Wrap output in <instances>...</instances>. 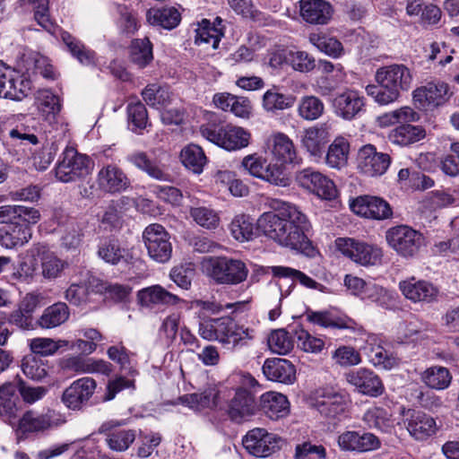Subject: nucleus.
<instances>
[{
	"instance_id": "774afa93",
	"label": "nucleus",
	"mask_w": 459,
	"mask_h": 459,
	"mask_svg": "<svg viewBox=\"0 0 459 459\" xmlns=\"http://www.w3.org/2000/svg\"><path fill=\"white\" fill-rule=\"evenodd\" d=\"M326 450L322 445L305 441L295 447L294 459H325Z\"/></svg>"
},
{
	"instance_id": "864d4df0",
	"label": "nucleus",
	"mask_w": 459,
	"mask_h": 459,
	"mask_svg": "<svg viewBox=\"0 0 459 459\" xmlns=\"http://www.w3.org/2000/svg\"><path fill=\"white\" fill-rule=\"evenodd\" d=\"M232 237L240 242L248 241L255 235V224L253 220L245 214L237 215L230 224Z\"/></svg>"
},
{
	"instance_id": "dca6fc26",
	"label": "nucleus",
	"mask_w": 459,
	"mask_h": 459,
	"mask_svg": "<svg viewBox=\"0 0 459 459\" xmlns=\"http://www.w3.org/2000/svg\"><path fill=\"white\" fill-rule=\"evenodd\" d=\"M350 206L353 212L368 219L380 221L389 219L393 215L389 204L377 196H359L351 203Z\"/></svg>"
},
{
	"instance_id": "f03ea898",
	"label": "nucleus",
	"mask_w": 459,
	"mask_h": 459,
	"mask_svg": "<svg viewBox=\"0 0 459 459\" xmlns=\"http://www.w3.org/2000/svg\"><path fill=\"white\" fill-rule=\"evenodd\" d=\"M281 214L285 216V241H277L281 246L295 250L305 249L308 244L306 231L309 229L307 216L294 204L282 203Z\"/></svg>"
},
{
	"instance_id": "5701e85b",
	"label": "nucleus",
	"mask_w": 459,
	"mask_h": 459,
	"mask_svg": "<svg viewBox=\"0 0 459 459\" xmlns=\"http://www.w3.org/2000/svg\"><path fill=\"white\" fill-rule=\"evenodd\" d=\"M349 384L353 385L359 393L377 397L384 392V385L379 377L368 368L351 370L345 375Z\"/></svg>"
},
{
	"instance_id": "680f3d73",
	"label": "nucleus",
	"mask_w": 459,
	"mask_h": 459,
	"mask_svg": "<svg viewBox=\"0 0 459 459\" xmlns=\"http://www.w3.org/2000/svg\"><path fill=\"white\" fill-rule=\"evenodd\" d=\"M364 428L384 429L390 428V415L382 408L374 407L368 409L362 419Z\"/></svg>"
},
{
	"instance_id": "5fc2aeb1",
	"label": "nucleus",
	"mask_w": 459,
	"mask_h": 459,
	"mask_svg": "<svg viewBox=\"0 0 459 459\" xmlns=\"http://www.w3.org/2000/svg\"><path fill=\"white\" fill-rule=\"evenodd\" d=\"M308 39L313 46L329 56L336 58L343 53L342 43L335 38L328 37L325 34L311 33Z\"/></svg>"
},
{
	"instance_id": "b1692460",
	"label": "nucleus",
	"mask_w": 459,
	"mask_h": 459,
	"mask_svg": "<svg viewBox=\"0 0 459 459\" xmlns=\"http://www.w3.org/2000/svg\"><path fill=\"white\" fill-rule=\"evenodd\" d=\"M65 417L56 411L38 413L34 411H26L19 420L20 430H46L59 428L65 422Z\"/></svg>"
},
{
	"instance_id": "37998d69",
	"label": "nucleus",
	"mask_w": 459,
	"mask_h": 459,
	"mask_svg": "<svg viewBox=\"0 0 459 459\" xmlns=\"http://www.w3.org/2000/svg\"><path fill=\"white\" fill-rule=\"evenodd\" d=\"M146 17L150 24L167 30L177 27L180 22V13L175 7L150 9Z\"/></svg>"
},
{
	"instance_id": "9d476101",
	"label": "nucleus",
	"mask_w": 459,
	"mask_h": 459,
	"mask_svg": "<svg viewBox=\"0 0 459 459\" xmlns=\"http://www.w3.org/2000/svg\"><path fill=\"white\" fill-rule=\"evenodd\" d=\"M295 180L299 186L321 199L331 201L337 196V189L333 181L312 168L298 171Z\"/></svg>"
},
{
	"instance_id": "09e8293b",
	"label": "nucleus",
	"mask_w": 459,
	"mask_h": 459,
	"mask_svg": "<svg viewBox=\"0 0 459 459\" xmlns=\"http://www.w3.org/2000/svg\"><path fill=\"white\" fill-rule=\"evenodd\" d=\"M284 298L281 288L278 282L271 281L265 290L264 306L268 310L271 321L276 320L281 315V301Z\"/></svg>"
},
{
	"instance_id": "2f4dec72",
	"label": "nucleus",
	"mask_w": 459,
	"mask_h": 459,
	"mask_svg": "<svg viewBox=\"0 0 459 459\" xmlns=\"http://www.w3.org/2000/svg\"><path fill=\"white\" fill-rule=\"evenodd\" d=\"M364 107V99L357 91H347L337 95L333 100L336 114L346 120L352 119Z\"/></svg>"
},
{
	"instance_id": "f704fd0d",
	"label": "nucleus",
	"mask_w": 459,
	"mask_h": 459,
	"mask_svg": "<svg viewBox=\"0 0 459 459\" xmlns=\"http://www.w3.org/2000/svg\"><path fill=\"white\" fill-rule=\"evenodd\" d=\"M31 236L32 231L30 226L16 221L0 230V245L5 248H14L29 242Z\"/></svg>"
},
{
	"instance_id": "603ef678",
	"label": "nucleus",
	"mask_w": 459,
	"mask_h": 459,
	"mask_svg": "<svg viewBox=\"0 0 459 459\" xmlns=\"http://www.w3.org/2000/svg\"><path fill=\"white\" fill-rule=\"evenodd\" d=\"M190 217L200 227L213 230L220 225V216L217 211L207 206L191 207L189 211Z\"/></svg>"
},
{
	"instance_id": "4be33fe9",
	"label": "nucleus",
	"mask_w": 459,
	"mask_h": 459,
	"mask_svg": "<svg viewBox=\"0 0 459 459\" xmlns=\"http://www.w3.org/2000/svg\"><path fill=\"white\" fill-rule=\"evenodd\" d=\"M256 411L255 397L251 392L244 388L238 389L229 405L228 414L230 420L236 423L251 421Z\"/></svg>"
},
{
	"instance_id": "a211bd4d",
	"label": "nucleus",
	"mask_w": 459,
	"mask_h": 459,
	"mask_svg": "<svg viewBox=\"0 0 459 459\" xmlns=\"http://www.w3.org/2000/svg\"><path fill=\"white\" fill-rule=\"evenodd\" d=\"M98 188L108 194L120 193L130 186V180L124 170L116 164H104L96 177Z\"/></svg>"
},
{
	"instance_id": "79ce46f5",
	"label": "nucleus",
	"mask_w": 459,
	"mask_h": 459,
	"mask_svg": "<svg viewBox=\"0 0 459 459\" xmlns=\"http://www.w3.org/2000/svg\"><path fill=\"white\" fill-rule=\"evenodd\" d=\"M69 308L64 302H57L48 307L39 318V325L45 329H51L61 325L69 318Z\"/></svg>"
},
{
	"instance_id": "4468645a",
	"label": "nucleus",
	"mask_w": 459,
	"mask_h": 459,
	"mask_svg": "<svg viewBox=\"0 0 459 459\" xmlns=\"http://www.w3.org/2000/svg\"><path fill=\"white\" fill-rule=\"evenodd\" d=\"M331 138V124L319 123L303 129L300 134V143L309 156L321 158Z\"/></svg>"
},
{
	"instance_id": "0eeeda50",
	"label": "nucleus",
	"mask_w": 459,
	"mask_h": 459,
	"mask_svg": "<svg viewBox=\"0 0 459 459\" xmlns=\"http://www.w3.org/2000/svg\"><path fill=\"white\" fill-rule=\"evenodd\" d=\"M90 174V159L67 146L56 168V178L64 183L76 181Z\"/></svg>"
},
{
	"instance_id": "412c9836",
	"label": "nucleus",
	"mask_w": 459,
	"mask_h": 459,
	"mask_svg": "<svg viewBox=\"0 0 459 459\" xmlns=\"http://www.w3.org/2000/svg\"><path fill=\"white\" fill-rule=\"evenodd\" d=\"M96 381L91 377H82L74 381L63 393V403L72 410H79L95 392Z\"/></svg>"
},
{
	"instance_id": "f3484780",
	"label": "nucleus",
	"mask_w": 459,
	"mask_h": 459,
	"mask_svg": "<svg viewBox=\"0 0 459 459\" xmlns=\"http://www.w3.org/2000/svg\"><path fill=\"white\" fill-rule=\"evenodd\" d=\"M242 444L250 455L266 457L281 447L282 440L274 432H247Z\"/></svg>"
},
{
	"instance_id": "9b49d317",
	"label": "nucleus",
	"mask_w": 459,
	"mask_h": 459,
	"mask_svg": "<svg viewBox=\"0 0 459 459\" xmlns=\"http://www.w3.org/2000/svg\"><path fill=\"white\" fill-rule=\"evenodd\" d=\"M143 238L149 256L158 262H168L172 255L169 234L160 224H151L143 231Z\"/></svg>"
},
{
	"instance_id": "473e14b6",
	"label": "nucleus",
	"mask_w": 459,
	"mask_h": 459,
	"mask_svg": "<svg viewBox=\"0 0 459 459\" xmlns=\"http://www.w3.org/2000/svg\"><path fill=\"white\" fill-rule=\"evenodd\" d=\"M285 216L281 214V209L279 213L268 212L263 213L257 220L256 228L264 236L273 241H285L284 236Z\"/></svg>"
},
{
	"instance_id": "7c9ffc66",
	"label": "nucleus",
	"mask_w": 459,
	"mask_h": 459,
	"mask_svg": "<svg viewBox=\"0 0 459 459\" xmlns=\"http://www.w3.org/2000/svg\"><path fill=\"white\" fill-rule=\"evenodd\" d=\"M267 148L273 157L281 164L293 162L296 150L292 140L283 133H277L268 137Z\"/></svg>"
},
{
	"instance_id": "e2e57ef3",
	"label": "nucleus",
	"mask_w": 459,
	"mask_h": 459,
	"mask_svg": "<svg viewBox=\"0 0 459 459\" xmlns=\"http://www.w3.org/2000/svg\"><path fill=\"white\" fill-rule=\"evenodd\" d=\"M289 65L294 71L309 73L316 67V59L306 51L290 49Z\"/></svg>"
},
{
	"instance_id": "39448f33",
	"label": "nucleus",
	"mask_w": 459,
	"mask_h": 459,
	"mask_svg": "<svg viewBox=\"0 0 459 459\" xmlns=\"http://www.w3.org/2000/svg\"><path fill=\"white\" fill-rule=\"evenodd\" d=\"M335 247L344 256L366 267L380 264L384 255L377 245L352 238H338Z\"/></svg>"
},
{
	"instance_id": "a19ab883",
	"label": "nucleus",
	"mask_w": 459,
	"mask_h": 459,
	"mask_svg": "<svg viewBox=\"0 0 459 459\" xmlns=\"http://www.w3.org/2000/svg\"><path fill=\"white\" fill-rule=\"evenodd\" d=\"M270 270L273 276L291 278L298 281L302 286L307 289L316 290L323 293L330 292L327 287L317 282L301 271L287 266H272Z\"/></svg>"
},
{
	"instance_id": "8fccbe9b",
	"label": "nucleus",
	"mask_w": 459,
	"mask_h": 459,
	"mask_svg": "<svg viewBox=\"0 0 459 459\" xmlns=\"http://www.w3.org/2000/svg\"><path fill=\"white\" fill-rule=\"evenodd\" d=\"M298 115L306 121H314L322 117L325 112V104L313 95L303 96L297 109Z\"/></svg>"
},
{
	"instance_id": "423d86ee",
	"label": "nucleus",
	"mask_w": 459,
	"mask_h": 459,
	"mask_svg": "<svg viewBox=\"0 0 459 459\" xmlns=\"http://www.w3.org/2000/svg\"><path fill=\"white\" fill-rule=\"evenodd\" d=\"M314 405L323 418L320 421L323 427L336 428L345 416L347 399L337 392L322 390L317 393Z\"/></svg>"
},
{
	"instance_id": "6ab92c4d",
	"label": "nucleus",
	"mask_w": 459,
	"mask_h": 459,
	"mask_svg": "<svg viewBox=\"0 0 459 459\" xmlns=\"http://www.w3.org/2000/svg\"><path fill=\"white\" fill-rule=\"evenodd\" d=\"M450 96L448 84L439 81L428 82L413 91L414 102L425 109L446 103Z\"/></svg>"
},
{
	"instance_id": "aec40b11",
	"label": "nucleus",
	"mask_w": 459,
	"mask_h": 459,
	"mask_svg": "<svg viewBox=\"0 0 459 459\" xmlns=\"http://www.w3.org/2000/svg\"><path fill=\"white\" fill-rule=\"evenodd\" d=\"M399 290L413 303H431L437 300L438 290L429 281L419 280L414 276L399 282Z\"/></svg>"
},
{
	"instance_id": "58836bf2",
	"label": "nucleus",
	"mask_w": 459,
	"mask_h": 459,
	"mask_svg": "<svg viewBox=\"0 0 459 459\" xmlns=\"http://www.w3.org/2000/svg\"><path fill=\"white\" fill-rule=\"evenodd\" d=\"M66 366L77 373H100L108 376L112 372V365L109 362L93 358L73 357L67 360Z\"/></svg>"
},
{
	"instance_id": "f8f14e48",
	"label": "nucleus",
	"mask_w": 459,
	"mask_h": 459,
	"mask_svg": "<svg viewBox=\"0 0 459 459\" xmlns=\"http://www.w3.org/2000/svg\"><path fill=\"white\" fill-rule=\"evenodd\" d=\"M390 164L389 154L377 152L373 144H365L358 151L357 169L366 177L376 178L384 175Z\"/></svg>"
},
{
	"instance_id": "c03bdc74",
	"label": "nucleus",
	"mask_w": 459,
	"mask_h": 459,
	"mask_svg": "<svg viewBox=\"0 0 459 459\" xmlns=\"http://www.w3.org/2000/svg\"><path fill=\"white\" fill-rule=\"evenodd\" d=\"M294 103L295 97L281 93L275 86L267 90L262 99L263 108L273 114L291 108Z\"/></svg>"
},
{
	"instance_id": "1a4fd4ad",
	"label": "nucleus",
	"mask_w": 459,
	"mask_h": 459,
	"mask_svg": "<svg viewBox=\"0 0 459 459\" xmlns=\"http://www.w3.org/2000/svg\"><path fill=\"white\" fill-rule=\"evenodd\" d=\"M216 341L229 349H238L248 345L255 337V331L237 325L230 318H216Z\"/></svg>"
},
{
	"instance_id": "ea45409f",
	"label": "nucleus",
	"mask_w": 459,
	"mask_h": 459,
	"mask_svg": "<svg viewBox=\"0 0 459 459\" xmlns=\"http://www.w3.org/2000/svg\"><path fill=\"white\" fill-rule=\"evenodd\" d=\"M426 135L421 126L403 124L393 129L389 134V140L397 145L406 146L423 139Z\"/></svg>"
},
{
	"instance_id": "e433bc0d",
	"label": "nucleus",
	"mask_w": 459,
	"mask_h": 459,
	"mask_svg": "<svg viewBox=\"0 0 459 459\" xmlns=\"http://www.w3.org/2000/svg\"><path fill=\"white\" fill-rule=\"evenodd\" d=\"M349 155V141L342 136H339L329 144L325 161L329 168L340 170L347 166Z\"/></svg>"
},
{
	"instance_id": "a878e982",
	"label": "nucleus",
	"mask_w": 459,
	"mask_h": 459,
	"mask_svg": "<svg viewBox=\"0 0 459 459\" xmlns=\"http://www.w3.org/2000/svg\"><path fill=\"white\" fill-rule=\"evenodd\" d=\"M219 389L215 384H209L200 392L185 394L178 398L181 404L195 411L214 409L219 403Z\"/></svg>"
},
{
	"instance_id": "49530a36",
	"label": "nucleus",
	"mask_w": 459,
	"mask_h": 459,
	"mask_svg": "<svg viewBox=\"0 0 459 459\" xmlns=\"http://www.w3.org/2000/svg\"><path fill=\"white\" fill-rule=\"evenodd\" d=\"M180 160L183 165L195 174H200L207 162V158L203 149L194 143L185 146L180 152Z\"/></svg>"
},
{
	"instance_id": "69168bd1",
	"label": "nucleus",
	"mask_w": 459,
	"mask_h": 459,
	"mask_svg": "<svg viewBox=\"0 0 459 459\" xmlns=\"http://www.w3.org/2000/svg\"><path fill=\"white\" fill-rule=\"evenodd\" d=\"M369 360L384 369H392L399 364V359L381 346L372 347L368 352Z\"/></svg>"
},
{
	"instance_id": "ddd939ff",
	"label": "nucleus",
	"mask_w": 459,
	"mask_h": 459,
	"mask_svg": "<svg viewBox=\"0 0 459 459\" xmlns=\"http://www.w3.org/2000/svg\"><path fill=\"white\" fill-rule=\"evenodd\" d=\"M31 82L0 60V97L21 100L28 95Z\"/></svg>"
},
{
	"instance_id": "bb28decb",
	"label": "nucleus",
	"mask_w": 459,
	"mask_h": 459,
	"mask_svg": "<svg viewBox=\"0 0 459 459\" xmlns=\"http://www.w3.org/2000/svg\"><path fill=\"white\" fill-rule=\"evenodd\" d=\"M299 13L310 24H326L332 18L333 7L325 0H299Z\"/></svg>"
},
{
	"instance_id": "a18cd8bd",
	"label": "nucleus",
	"mask_w": 459,
	"mask_h": 459,
	"mask_svg": "<svg viewBox=\"0 0 459 459\" xmlns=\"http://www.w3.org/2000/svg\"><path fill=\"white\" fill-rule=\"evenodd\" d=\"M61 39L71 55L83 65L95 64V53L87 48L85 45L69 32L64 31Z\"/></svg>"
},
{
	"instance_id": "7ed1b4c3",
	"label": "nucleus",
	"mask_w": 459,
	"mask_h": 459,
	"mask_svg": "<svg viewBox=\"0 0 459 459\" xmlns=\"http://www.w3.org/2000/svg\"><path fill=\"white\" fill-rule=\"evenodd\" d=\"M203 267L219 284L237 285L246 281L248 275V269L242 261L226 256L205 257Z\"/></svg>"
},
{
	"instance_id": "c85d7f7f",
	"label": "nucleus",
	"mask_w": 459,
	"mask_h": 459,
	"mask_svg": "<svg viewBox=\"0 0 459 459\" xmlns=\"http://www.w3.org/2000/svg\"><path fill=\"white\" fill-rule=\"evenodd\" d=\"M342 449L349 451L367 452L379 447V439L371 432H343L338 437Z\"/></svg>"
},
{
	"instance_id": "6e6d98bb",
	"label": "nucleus",
	"mask_w": 459,
	"mask_h": 459,
	"mask_svg": "<svg viewBox=\"0 0 459 459\" xmlns=\"http://www.w3.org/2000/svg\"><path fill=\"white\" fill-rule=\"evenodd\" d=\"M425 384L430 388L444 390L449 386L452 376L449 370L444 367H431L422 375Z\"/></svg>"
},
{
	"instance_id": "0e129e2a",
	"label": "nucleus",
	"mask_w": 459,
	"mask_h": 459,
	"mask_svg": "<svg viewBox=\"0 0 459 459\" xmlns=\"http://www.w3.org/2000/svg\"><path fill=\"white\" fill-rule=\"evenodd\" d=\"M161 442L159 432H139L137 437V455L139 457H149Z\"/></svg>"
},
{
	"instance_id": "4c0bfd02",
	"label": "nucleus",
	"mask_w": 459,
	"mask_h": 459,
	"mask_svg": "<svg viewBox=\"0 0 459 459\" xmlns=\"http://www.w3.org/2000/svg\"><path fill=\"white\" fill-rule=\"evenodd\" d=\"M19 398L16 395V387L12 383H6L0 387V417L4 421L13 424L17 417Z\"/></svg>"
},
{
	"instance_id": "4d7b16f0",
	"label": "nucleus",
	"mask_w": 459,
	"mask_h": 459,
	"mask_svg": "<svg viewBox=\"0 0 459 459\" xmlns=\"http://www.w3.org/2000/svg\"><path fill=\"white\" fill-rule=\"evenodd\" d=\"M296 338L298 347L306 353L320 354L326 348L325 339L302 328L296 331Z\"/></svg>"
},
{
	"instance_id": "13d9d810",
	"label": "nucleus",
	"mask_w": 459,
	"mask_h": 459,
	"mask_svg": "<svg viewBox=\"0 0 459 459\" xmlns=\"http://www.w3.org/2000/svg\"><path fill=\"white\" fill-rule=\"evenodd\" d=\"M363 299H368L380 307H389L395 301L394 293L374 283H368Z\"/></svg>"
},
{
	"instance_id": "f257e3e1",
	"label": "nucleus",
	"mask_w": 459,
	"mask_h": 459,
	"mask_svg": "<svg viewBox=\"0 0 459 459\" xmlns=\"http://www.w3.org/2000/svg\"><path fill=\"white\" fill-rule=\"evenodd\" d=\"M376 84L366 87V92L377 104L385 106L396 101L402 91L411 88L413 75L403 64H393L379 67L375 74Z\"/></svg>"
},
{
	"instance_id": "393cba45",
	"label": "nucleus",
	"mask_w": 459,
	"mask_h": 459,
	"mask_svg": "<svg viewBox=\"0 0 459 459\" xmlns=\"http://www.w3.org/2000/svg\"><path fill=\"white\" fill-rule=\"evenodd\" d=\"M137 301L141 307L150 309L160 305L178 306L186 302L159 284L140 290L137 292Z\"/></svg>"
},
{
	"instance_id": "cd10ccee",
	"label": "nucleus",
	"mask_w": 459,
	"mask_h": 459,
	"mask_svg": "<svg viewBox=\"0 0 459 459\" xmlns=\"http://www.w3.org/2000/svg\"><path fill=\"white\" fill-rule=\"evenodd\" d=\"M262 369L265 377L271 381L290 385L296 379L295 366L286 359H267Z\"/></svg>"
},
{
	"instance_id": "20e7f679",
	"label": "nucleus",
	"mask_w": 459,
	"mask_h": 459,
	"mask_svg": "<svg viewBox=\"0 0 459 459\" xmlns=\"http://www.w3.org/2000/svg\"><path fill=\"white\" fill-rule=\"evenodd\" d=\"M203 137L227 151H237L247 147L250 133L240 126H221L214 123L204 124L199 128Z\"/></svg>"
},
{
	"instance_id": "c9c22d12",
	"label": "nucleus",
	"mask_w": 459,
	"mask_h": 459,
	"mask_svg": "<svg viewBox=\"0 0 459 459\" xmlns=\"http://www.w3.org/2000/svg\"><path fill=\"white\" fill-rule=\"evenodd\" d=\"M126 160L153 179L166 181L169 178L164 167L157 160L150 159L144 152H134L126 157Z\"/></svg>"
},
{
	"instance_id": "c756f323",
	"label": "nucleus",
	"mask_w": 459,
	"mask_h": 459,
	"mask_svg": "<svg viewBox=\"0 0 459 459\" xmlns=\"http://www.w3.org/2000/svg\"><path fill=\"white\" fill-rule=\"evenodd\" d=\"M261 409L266 418L278 420L287 416L290 412L288 398L277 392H267L260 397Z\"/></svg>"
},
{
	"instance_id": "2eb2a0df",
	"label": "nucleus",
	"mask_w": 459,
	"mask_h": 459,
	"mask_svg": "<svg viewBox=\"0 0 459 459\" xmlns=\"http://www.w3.org/2000/svg\"><path fill=\"white\" fill-rule=\"evenodd\" d=\"M31 257H39L40 262V274L48 281H53L62 276L68 267V263L61 259L56 253L43 244L32 246L28 250Z\"/></svg>"
},
{
	"instance_id": "72a5a7b5",
	"label": "nucleus",
	"mask_w": 459,
	"mask_h": 459,
	"mask_svg": "<svg viewBox=\"0 0 459 459\" xmlns=\"http://www.w3.org/2000/svg\"><path fill=\"white\" fill-rule=\"evenodd\" d=\"M35 105L44 120L50 125L56 122L62 107L58 96L49 90H39L36 93Z\"/></svg>"
},
{
	"instance_id": "338daca9",
	"label": "nucleus",
	"mask_w": 459,
	"mask_h": 459,
	"mask_svg": "<svg viewBox=\"0 0 459 459\" xmlns=\"http://www.w3.org/2000/svg\"><path fill=\"white\" fill-rule=\"evenodd\" d=\"M335 364L341 367H351L361 362L360 354L353 347L340 346L332 354Z\"/></svg>"
},
{
	"instance_id": "3c124183",
	"label": "nucleus",
	"mask_w": 459,
	"mask_h": 459,
	"mask_svg": "<svg viewBox=\"0 0 459 459\" xmlns=\"http://www.w3.org/2000/svg\"><path fill=\"white\" fill-rule=\"evenodd\" d=\"M153 58L152 46L148 38L136 39L130 47V59L139 68L146 66Z\"/></svg>"
},
{
	"instance_id": "bf43d9fd",
	"label": "nucleus",
	"mask_w": 459,
	"mask_h": 459,
	"mask_svg": "<svg viewBox=\"0 0 459 459\" xmlns=\"http://www.w3.org/2000/svg\"><path fill=\"white\" fill-rule=\"evenodd\" d=\"M144 101L152 107H164L170 102L171 95L168 89L157 84L148 85L142 92Z\"/></svg>"
},
{
	"instance_id": "6e6552de",
	"label": "nucleus",
	"mask_w": 459,
	"mask_h": 459,
	"mask_svg": "<svg viewBox=\"0 0 459 459\" xmlns=\"http://www.w3.org/2000/svg\"><path fill=\"white\" fill-rule=\"evenodd\" d=\"M385 238L388 245L404 257L415 255L423 244L422 235L405 225L389 229L386 231Z\"/></svg>"
},
{
	"instance_id": "052dcab7",
	"label": "nucleus",
	"mask_w": 459,
	"mask_h": 459,
	"mask_svg": "<svg viewBox=\"0 0 459 459\" xmlns=\"http://www.w3.org/2000/svg\"><path fill=\"white\" fill-rule=\"evenodd\" d=\"M268 346L273 353L285 355L293 348V342L284 329L274 330L268 338Z\"/></svg>"
},
{
	"instance_id": "de8ad7c7",
	"label": "nucleus",
	"mask_w": 459,
	"mask_h": 459,
	"mask_svg": "<svg viewBox=\"0 0 459 459\" xmlns=\"http://www.w3.org/2000/svg\"><path fill=\"white\" fill-rule=\"evenodd\" d=\"M399 426L406 430H430L436 426V421L423 411L408 410L403 413Z\"/></svg>"
}]
</instances>
